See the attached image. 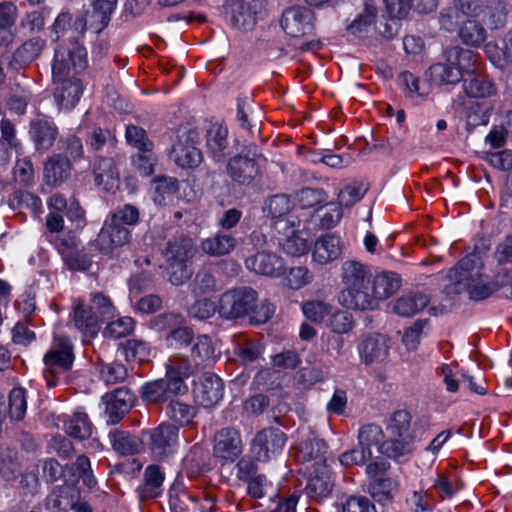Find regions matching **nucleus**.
Segmentation results:
<instances>
[{
	"mask_svg": "<svg viewBox=\"0 0 512 512\" xmlns=\"http://www.w3.org/2000/svg\"><path fill=\"white\" fill-rule=\"evenodd\" d=\"M87 66V51L78 41L63 42L55 48L52 74L57 87L54 96L61 108L71 109L78 103L83 85L77 76Z\"/></svg>",
	"mask_w": 512,
	"mask_h": 512,
	"instance_id": "1",
	"label": "nucleus"
},
{
	"mask_svg": "<svg viewBox=\"0 0 512 512\" xmlns=\"http://www.w3.org/2000/svg\"><path fill=\"white\" fill-rule=\"evenodd\" d=\"M372 273L370 267L354 259L345 260L341 265V280L344 285L339 293L340 304L348 309L360 310L367 306Z\"/></svg>",
	"mask_w": 512,
	"mask_h": 512,
	"instance_id": "2",
	"label": "nucleus"
},
{
	"mask_svg": "<svg viewBox=\"0 0 512 512\" xmlns=\"http://www.w3.org/2000/svg\"><path fill=\"white\" fill-rule=\"evenodd\" d=\"M114 306L111 300L102 293L91 295L89 303L77 298L72 303L71 322L82 334L83 342L95 338L100 331L101 322L112 316Z\"/></svg>",
	"mask_w": 512,
	"mask_h": 512,
	"instance_id": "3",
	"label": "nucleus"
},
{
	"mask_svg": "<svg viewBox=\"0 0 512 512\" xmlns=\"http://www.w3.org/2000/svg\"><path fill=\"white\" fill-rule=\"evenodd\" d=\"M412 416L407 410H397L388 419L385 440L382 449L385 456L399 459L414 450L415 436L411 429Z\"/></svg>",
	"mask_w": 512,
	"mask_h": 512,
	"instance_id": "4",
	"label": "nucleus"
},
{
	"mask_svg": "<svg viewBox=\"0 0 512 512\" xmlns=\"http://www.w3.org/2000/svg\"><path fill=\"white\" fill-rule=\"evenodd\" d=\"M475 54L468 49L453 46L444 51V61L430 67V74L439 84H456L462 81Z\"/></svg>",
	"mask_w": 512,
	"mask_h": 512,
	"instance_id": "5",
	"label": "nucleus"
},
{
	"mask_svg": "<svg viewBox=\"0 0 512 512\" xmlns=\"http://www.w3.org/2000/svg\"><path fill=\"white\" fill-rule=\"evenodd\" d=\"M73 345L65 336H55L44 356V377L48 386H55L61 373L71 369L74 362Z\"/></svg>",
	"mask_w": 512,
	"mask_h": 512,
	"instance_id": "6",
	"label": "nucleus"
},
{
	"mask_svg": "<svg viewBox=\"0 0 512 512\" xmlns=\"http://www.w3.org/2000/svg\"><path fill=\"white\" fill-rule=\"evenodd\" d=\"M483 261L478 254H469L451 268L446 277L449 281L444 286L446 295H457L465 292L472 281H476L482 274Z\"/></svg>",
	"mask_w": 512,
	"mask_h": 512,
	"instance_id": "7",
	"label": "nucleus"
},
{
	"mask_svg": "<svg viewBox=\"0 0 512 512\" xmlns=\"http://www.w3.org/2000/svg\"><path fill=\"white\" fill-rule=\"evenodd\" d=\"M193 255V246L191 240L181 239L169 243L164 257L168 262L169 281L172 284L179 285L188 280L192 274L187 262Z\"/></svg>",
	"mask_w": 512,
	"mask_h": 512,
	"instance_id": "8",
	"label": "nucleus"
},
{
	"mask_svg": "<svg viewBox=\"0 0 512 512\" xmlns=\"http://www.w3.org/2000/svg\"><path fill=\"white\" fill-rule=\"evenodd\" d=\"M199 133L195 129L181 132L174 143L170 158L183 169H193L202 162V153L197 148Z\"/></svg>",
	"mask_w": 512,
	"mask_h": 512,
	"instance_id": "9",
	"label": "nucleus"
},
{
	"mask_svg": "<svg viewBox=\"0 0 512 512\" xmlns=\"http://www.w3.org/2000/svg\"><path fill=\"white\" fill-rule=\"evenodd\" d=\"M179 429L170 423H161L143 432L154 458L162 460L173 455L178 447Z\"/></svg>",
	"mask_w": 512,
	"mask_h": 512,
	"instance_id": "10",
	"label": "nucleus"
},
{
	"mask_svg": "<svg viewBox=\"0 0 512 512\" xmlns=\"http://www.w3.org/2000/svg\"><path fill=\"white\" fill-rule=\"evenodd\" d=\"M241 434L234 428H222L213 439V455L222 464L236 461L243 452Z\"/></svg>",
	"mask_w": 512,
	"mask_h": 512,
	"instance_id": "11",
	"label": "nucleus"
},
{
	"mask_svg": "<svg viewBox=\"0 0 512 512\" xmlns=\"http://www.w3.org/2000/svg\"><path fill=\"white\" fill-rule=\"evenodd\" d=\"M281 27L291 37L309 35L315 27L314 12L304 6L289 7L282 13Z\"/></svg>",
	"mask_w": 512,
	"mask_h": 512,
	"instance_id": "12",
	"label": "nucleus"
},
{
	"mask_svg": "<svg viewBox=\"0 0 512 512\" xmlns=\"http://www.w3.org/2000/svg\"><path fill=\"white\" fill-rule=\"evenodd\" d=\"M255 293L250 288H237L225 292L219 300V314L227 319L244 316L253 306Z\"/></svg>",
	"mask_w": 512,
	"mask_h": 512,
	"instance_id": "13",
	"label": "nucleus"
},
{
	"mask_svg": "<svg viewBox=\"0 0 512 512\" xmlns=\"http://www.w3.org/2000/svg\"><path fill=\"white\" fill-rule=\"evenodd\" d=\"M401 277L394 272L383 271L371 278L369 298L367 306L360 310H373L377 308L380 300H385L395 294L401 287Z\"/></svg>",
	"mask_w": 512,
	"mask_h": 512,
	"instance_id": "14",
	"label": "nucleus"
},
{
	"mask_svg": "<svg viewBox=\"0 0 512 512\" xmlns=\"http://www.w3.org/2000/svg\"><path fill=\"white\" fill-rule=\"evenodd\" d=\"M223 390V382L217 375L205 373L194 383V399L203 407H213L222 399Z\"/></svg>",
	"mask_w": 512,
	"mask_h": 512,
	"instance_id": "15",
	"label": "nucleus"
},
{
	"mask_svg": "<svg viewBox=\"0 0 512 512\" xmlns=\"http://www.w3.org/2000/svg\"><path fill=\"white\" fill-rule=\"evenodd\" d=\"M130 239L131 232L128 228L107 218L97 236L96 246L101 253L109 254L115 249L128 244Z\"/></svg>",
	"mask_w": 512,
	"mask_h": 512,
	"instance_id": "16",
	"label": "nucleus"
},
{
	"mask_svg": "<svg viewBox=\"0 0 512 512\" xmlns=\"http://www.w3.org/2000/svg\"><path fill=\"white\" fill-rule=\"evenodd\" d=\"M115 4L116 2L111 0H95L92 11L87 12L86 18L75 21V29L82 33L89 28L96 33H100L108 25Z\"/></svg>",
	"mask_w": 512,
	"mask_h": 512,
	"instance_id": "17",
	"label": "nucleus"
},
{
	"mask_svg": "<svg viewBox=\"0 0 512 512\" xmlns=\"http://www.w3.org/2000/svg\"><path fill=\"white\" fill-rule=\"evenodd\" d=\"M103 401L108 422L116 424L131 409L134 395L128 389L118 388L114 392L106 394Z\"/></svg>",
	"mask_w": 512,
	"mask_h": 512,
	"instance_id": "18",
	"label": "nucleus"
},
{
	"mask_svg": "<svg viewBox=\"0 0 512 512\" xmlns=\"http://www.w3.org/2000/svg\"><path fill=\"white\" fill-rule=\"evenodd\" d=\"M475 62V58H472V63L462 80L465 93L467 96L474 98H486L495 95V85L486 76L476 72Z\"/></svg>",
	"mask_w": 512,
	"mask_h": 512,
	"instance_id": "19",
	"label": "nucleus"
},
{
	"mask_svg": "<svg viewBox=\"0 0 512 512\" xmlns=\"http://www.w3.org/2000/svg\"><path fill=\"white\" fill-rule=\"evenodd\" d=\"M389 339L383 334L368 335L359 345L361 359L366 364L383 362L389 353Z\"/></svg>",
	"mask_w": 512,
	"mask_h": 512,
	"instance_id": "20",
	"label": "nucleus"
},
{
	"mask_svg": "<svg viewBox=\"0 0 512 512\" xmlns=\"http://www.w3.org/2000/svg\"><path fill=\"white\" fill-rule=\"evenodd\" d=\"M286 442L285 434L278 428L264 429L258 433V461H268L279 453Z\"/></svg>",
	"mask_w": 512,
	"mask_h": 512,
	"instance_id": "21",
	"label": "nucleus"
},
{
	"mask_svg": "<svg viewBox=\"0 0 512 512\" xmlns=\"http://www.w3.org/2000/svg\"><path fill=\"white\" fill-rule=\"evenodd\" d=\"M342 254V244L339 237L327 234L316 240L312 257L315 262L326 265L338 259Z\"/></svg>",
	"mask_w": 512,
	"mask_h": 512,
	"instance_id": "22",
	"label": "nucleus"
},
{
	"mask_svg": "<svg viewBox=\"0 0 512 512\" xmlns=\"http://www.w3.org/2000/svg\"><path fill=\"white\" fill-rule=\"evenodd\" d=\"M333 489V481L327 466L314 468L306 485L308 496L317 501L328 497Z\"/></svg>",
	"mask_w": 512,
	"mask_h": 512,
	"instance_id": "23",
	"label": "nucleus"
},
{
	"mask_svg": "<svg viewBox=\"0 0 512 512\" xmlns=\"http://www.w3.org/2000/svg\"><path fill=\"white\" fill-rule=\"evenodd\" d=\"M71 171L70 161L61 155H54L44 166L45 183L52 187L60 186L68 179Z\"/></svg>",
	"mask_w": 512,
	"mask_h": 512,
	"instance_id": "24",
	"label": "nucleus"
},
{
	"mask_svg": "<svg viewBox=\"0 0 512 512\" xmlns=\"http://www.w3.org/2000/svg\"><path fill=\"white\" fill-rule=\"evenodd\" d=\"M430 299L423 292H411L403 295L394 304V311L400 316L410 317L423 310Z\"/></svg>",
	"mask_w": 512,
	"mask_h": 512,
	"instance_id": "25",
	"label": "nucleus"
},
{
	"mask_svg": "<svg viewBox=\"0 0 512 512\" xmlns=\"http://www.w3.org/2000/svg\"><path fill=\"white\" fill-rule=\"evenodd\" d=\"M327 445L322 439L309 438L300 447V455L303 461H313L312 468H320L326 465Z\"/></svg>",
	"mask_w": 512,
	"mask_h": 512,
	"instance_id": "26",
	"label": "nucleus"
},
{
	"mask_svg": "<svg viewBox=\"0 0 512 512\" xmlns=\"http://www.w3.org/2000/svg\"><path fill=\"white\" fill-rule=\"evenodd\" d=\"M384 433L379 425L370 423L363 425L358 432L359 446L367 451H373V447L380 455H385L382 446L385 442Z\"/></svg>",
	"mask_w": 512,
	"mask_h": 512,
	"instance_id": "27",
	"label": "nucleus"
},
{
	"mask_svg": "<svg viewBox=\"0 0 512 512\" xmlns=\"http://www.w3.org/2000/svg\"><path fill=\"white\" fill-rule=\"evenodd\" d=\"M228 173L237 182L248 184L253 180L255 162L243 156L232 158L228 163Z\"/></svg>",
	"mask_w": 512,
	"mask_h": 512,
	"instance_id": "28",
	"label": "nucleus"
},
{
	"mask_svg": "<svg viewBox=\"0 0 512 512\" xmlns=\"http://www.w3.org/2000/svg\"><path fill=\"white\" fill-rule=\"evenodd\" d=\"M63 428L70 437L77 440L87 439L92 434V424L88 415L82 412H76L65 420Z\"/></svg>",
	"mask_w": 512,
	"mask_h": 512,
	"instance_id": "29",
	"label": "nucleus"
},
{
	"mask_svg": "<svg viewBox=\"0 0 512 512\" xmlns=\"http://www.w3.org/2000/svg\"><path fill=\"white\" fill-rule=\"evenodd\" d=\"M286 271L284 260L275 253L263 251L258 253V274L276 278Z\"/></svg>",
	"mask_w": 512,
	"mask_h": 512,
	"instance_id": "30",
	"label": "nucleus"
},
{
	"mask_svg": "<svg viewBox=\"0 0 512 512\" xmlns=\"http://www.w3.org/2000/svg\"><path fill=\"white\" fill-rule=\"evenodd\" d=\"M95 181L103 186L106 191H112L118 187L119 174L112 159H101L95 169Z\"/></svg>",
	"mask_w": 512,
	"mask_h": 512,
	"instance_id": "31",
	"label": "nucleus"
},
{
	"mask_svg": "<svg viewBox=\"0 0 512 512\" xmlns=\"http://www.w3.org/2000/svg\"><path fill=\"white\" fill-rule=\"evenodd\" d=\"M297 503L296 495L281 500L279 496L269 498L266 494H262L258 499V512H296Z\"/></svg>",
	"mask_w": 512,
	"mask_h": 512,
	"instance_id": "32",
	"label": "nucleus"
},
{
	"mask_svg": "<svg viewBox=\"0 0 512 512\" xmlns=\"http://www.w3.org/2000/svg\"><path fill=\"white\" fill-rule=\"evenodd\" d=\"M169 418L180 426H188L193 423L197 415L195 406L180 400H172L167 407Z\"/></svg>",
	"mask_w": 512,
	"mask_h": 512,
	"instance_id": "33",
	"label": "nucleus"
},
{
	"mask_svg": "<svg viewBox=\"0 0 512 512\" xmlns=\"http://www.w3.org/2000/svg\"><path fill=\"white\" fill-rule=\"evenodd\" d=\"M397 483L391 478H376L369 484V492L373 499L381 504L392 501Z\"/></svg>",
	"mask_w": 512,
	"mask_h": 512,
	"instance_id": "34",
	"label": "nucleus"
},
{
	"mask_svg": "<svg viewBox=\"0 0 512 512\" xmlns=\"http://www.w3.org/2000/svg\"><path fill=\"white\" fill-rule=\"evenodd\" d=\"M16 18L17 9L13 3H0V36L6 44L13 39L11 28L15 24Z\"/></svg>",
	"mask_w": 512,
	"mask_h": 512,
	"instance_id": "35",
	"label": "nucleus"
},
{
	"mask_svg": "<svg viewBox=\"0 0 512 512\" xmlns=\"http://www.w3.org/2000/svg\"><path fill=\"white\" fill-rule=\"evenodd\" d=\"M459 36L464 44L478 47L486 39V30L482 24L468 20L460 28Z\"/></svg>",
	"mask_w": 512,
	"mask_h": 512,
	"instance_id": "36",
	"label": "nucleus"
},
{
	"mask_svg": "<svg viewBox=\"0 0 512 512\" xmlns=\"http://www.w3.org/2000/svg\"><path fill=\"white\" fill-rule=\"evenodd\" d=\"M235 246V239L229 235H216L202 242V250L211 256L228 254Z\"/></svg>",
	"mask_w": 512,
	"mask_h": 512,
	"instance_id": "37",
	"label": "nucleus"
},
{
	"mask_svg": "<svg viewBox=\"0 0 512 512\" xmlns=\"http://www.w3.org/2000/svg\"><path fill=\"white\" fill-rule=\"evenodd\" d=\"M227 128L221 124H211L207 131V148L214 157L221 155L227 145Z\"/></svg>",
	"mask_w": 512,
	"mask_h": 512,
	"instance_id": "38",
	"label": "nucleus"
},
{
	"mask_svg": "<svg viewBox=\"0 0 512 512\" xmlns=\"http://www.w3.org/2000/svg\"><path fill=\"white\" fill-rule=\"evenodd\" d=\"M292 202L285 194L271 196L263 207L264 214L271 220L277 217H284L290 213Z\"/></svg>",
	"mask_w": 512,
	"mask_h": 512,
	"instance_id": "39",
	"label": "nucleus"
},
{
	"mask_svg": "<svg viewBox=\"0 0 512 512\" xmlns=\"http://www.w3.org/2000/svg\"><path fill=\"white\" fill-rule=\"evenodd\" d=\"M368 186L363 182H353L346 185L338 194L339 205L344 207H352L360 201L366 192Z\"/></svg>",
	"mask_w": 512,
	"mask_h": 512,
	"instance_id": "40",
	"label": "nucleus"
},
{
	"mask_svg": "<svg viewBox=\"0 0 512 512\" xmlns=\"http://www.w3.org/2000/svg\"><path fill=\"white\" fill-rule=\"evenodd\" d=\"M31 133L36 143L43 148L52 145L57 135L56 128L43 120H37L32 123Z\"/></svg>",
	"mask_w": 512,
	"mask_h": 512,
	"instance_id": "41",
	"label": "nucleus"
},
{
	"mask_svg": "<svg viewBox=\"0 0 512 512\" xmlns=\"http://www.w3.org/2000/svg\"><path fill=\"white\" fill-rule=\"evenodd\" d=\"M141 395L144 401L148 403H160L168 399L166 382L163 379L146 383L142 387Z\"/></svg>",
	"mask_w": 512,
	"mask_h": 512,
	"instance_id": "42",
	"label": "nucleus"
},
{
	"mask_svg": "<svg viewBox=\"0 0 512 512\" xmlns=\"http://www.w3.org/2000/svg\"><path fill=\"white\" fill-rule=\"evenodd\" d=\"M499 289L500 286L497 282H485L483 280V274H481L476 281H472V283L469 284V288H467L465 292H468L470 299L480 301L490 297Z\"/></svg>",
	"mask_w": 512,
	"mask_h": 512,
	"instance_id": "43",
	"label": "nucleus"
},
{
	"mask_svg": "<svg viewBox=\"0 0 512 512\" xmlns=\"http://www.w3.org/2000/svg\"><path fill=\"white\" fill-rule=\"evenodd\" d=\"M129 145L142 152H150L153 149V143L148 138L146 131L138 126L129 125L125 133Z\"/></svg>",
	"mask_w": 512,
	"mask_h": 512,
	"instance_id": "44",
	"label": "nucleus"
},
{
	"mask_svg": "<svg viewBox=\"0 0 512 512\" xmlns=\"http://www.w3.org/2000/svg\"><path fill=\"white\" fill-rule=\"evenodd\" d=\"M145 484H144V493L148 497H156L158 493V489L161 487L164 481V472L158 465H149L144 473Z\"/></svg>",
	"mask_w": 512,
	"mask_h": 512,
	"instance_id": "45",
	"label": "nucleus"
},
{
	"mask_svg": "<svg viewBox=\"0 0 512 512\" xmlns=\"http://www.w3.org/2000/svg\"><path fill=\"white\" fill-rule=\"evenodd\" d=\"M118 225L134 226L139 222V209L131 204H125L110 213L107 217Z\"/></svg>",
	"mask_w": 512,
	"mask_h": 512,
	"instance_id": "46",
	"label": "nucleus"
},
{
	"mask_svg": "<svg viewBox=\"0 0 512 512\" xmlns=\"http://www.w3.org/2000/svg\"><path fill=\"white\" fill-rule=\"evenodd\" d=\"M27 409L25 390L14 388L9 395V415L14 420H22Z\"/></svg>",
	"mask_w": 512,
	"mask_h": 512,
	"instance_id": "47",
	"label": "nucleus"
},
{
	"mask_svg": "<svg viewBox=\"0 0 512 512\" xmlns=\"http://www.w3.org/2000/svg\"><path fill=\"white\" fill-rule=\"evenodd\" d=\"M134 329V320L131 317H121L110 322L104 330V336L119 339L128 336Z\"/></svg>",
	"mask_w": 512,
	"mask_h": 512,
	"instance_id": "48",
	"label": "nucleus"
},
{
	"mask_svg": "<svg viewBox=\"0 0 512 512\" xmlns=\"http://www.w3.org/2000/svg\"><path fill=\"white\" fill-rule=\"evenodd\" d=\"M375 17L376 8L373 5L366 4L363 12L355 18V20L347 27V30L353 35L366 32L375 21Z\"/></svg>",
	"mask_w": 512,
	"mask_h": 512,
	"instance_id": "49",
	"label": "nucleus"
},
{
	"mask_svg": "<svg viewBox=\"0 0 512 512\" xmlns=\"http://www.w3.org/2000/svg\"><path fill=\"white\" fill-rule=\"evenodd\" d=\"M466 124L468 129H473L489 122V107L483 103H472L466 113Z\"/></svg>",
	"mask_w": 512,
	"mask_h": 512,
	"instance_id": "50",
	"label": "nucleus"
},
{
	"mask_svg": "<svg viewBox=\"0 0 512 512\" xmlns=\"http://www.w3.org/2000/svg\"><path fill=\"white\" fill-rule=\"evenodd\" d=\"M155 183V202L163 204L166 197L174 195L178 191V181L173 177H158L154 180Z\"/></svg>",
	"mask_w": 512,
	"mask_h": 512,
	"instance_id": "51",
	"label": "nucleus"
},
{
	"mask_svg": "<svg viewBox=\"0 0 512 512\" xmlns=\"http://www.w3.org/2000/svg\"><path fill=\"white\" fill-rule=\"evenodd\" d=\"M100 375L106 384L113 385L126 379L127 369L123 364L113 362L102 365L100 368Z\"/></svg>",
	"mask_w": 512,
	"mask_h": 512,
	"instance_id": "52",
	"label": "nucleus"
},
{
	"mask_svg": "<svg viewBox=\"0 0 512 512\" xmlns=\"http://www.w3.org/2000/svg\"><path fill=\"white\" fill-rule=\"evenodd\" d=\"M319 214L320 227L322 229H330L337 225L342 218L341 206L334 203H328L321 207Z\"/></svg>",
	"mask_w": 512,
	"mask_h": 512,
	"instance_id": "53",
	"label": "nucleus"
},
{
	"mask_svg": "<svg viewBox=\"0 0 512 512\" xmlns=\"http://www.w3.org/2000/svg\"><path fill=\"white\" fill-rule=\"evenodd\" d=\"M167 375H177L189 378L193 374V367L187 357L174 355L169 358L166 365Z\"/></svg>",
	"mask_w": 512,
	"mask_h": 512,
	"instance_id": "54",
	"label": "nucleus"
},
{
	"mask_svg": "<svg viewBox=\"0 0 512 512\" xmlns=\"http://www.w3.org/2000/svg\"><path fill=\"white\" fill-rule=\"evenodd\" d=\"M373 458V451H367L364 447L358 445L357 447L344 452L340 456V462L345 466L362 465Z\"/></svg>",
	"mask_w": 512,
	"mask_h": 512,
	"instance_id": "55",
	"label": "nucleus"
},
{
	"mask_svg": "<svg viewBox=\"0 0 512 512\" xmlns=\"http://www.w3.org/2000/svg\"><path fill=\"white\" fill-rule=\"evenodd\" d=\"M169 503L172 512H188L196 508L197 497L182 491L176 495H170Z\"/></svg>",
	"mask_w": 512,
	"mask_h": 512,
	"instance_id": "56",
	"label": "nucleus"
},
{
	"mask_svg": "<svg viewBox=\"0 0 512 512\" xmlns=\"http://www.w3.org/2000/svg\"><path fill=\"white\" fill-rule=\"evenodd\" d=\"M302 310L307 319L321 323L330 313V306L321 301H308L303 304Z\"/></svg>",
	"mask_w": 512,
	"mask_h": 512,
	"instance_id": "57",
	"label": "nucleus"
},
{
	"mask_svg": "<svg viewBox=\"0 0 512 512\" xmlns=\"http://www.w3.org/2000/svg\"><path fill=\"white\" fill-rule=\"evenodd\" d=\"M326 199V194L320 189L304 188L297 193V200L301 208L307 209L321 204Z\"/></svg>",
	"mask_w": 512,
	"mask_h": 512,
	"instance_id": "58",
	"label": "nucleus"
},
{
	"mask_svg": "<svg viewBox=\"0 0 512 512\" xmlns=\"http://www.w3.org/2000/svg\"><path fill=\"white\" fill-rule=\"evenodd\" d=\"M486 24L491 29L503 27L507 20V11L503 2L498 1L490 6L486 14Z\"/></svg>",
	"mask_w": 512,
	"mask_h": 512,
	"instance_id": "59",
	"label": "nucleus"
},
{
	"mask_svg": "<svg viewBox=\"0 0 512 512\" xmlns=\"http://www.w3.org/2000/svg\"><path fill=\"white\" fill-rule=\"evenodd\" d=\"M282 247L284 252L291 256L304 255L309 249L307 240L296 234V232L286 237Z\"/></svg>",
	"mask_w": 512,
	"mask_h": 512,
	"instance_id": "60",
	"label": "nucleus"
},
{
	"mask_svg": "<svg viewBox=\"0 0 512 512\" xmlns=\"http://www.w3.org/2000/svg\"><path fill=\"white\" fill-rule=\"evenodd\" d=\"M313 279L312 273L305 266L292 267L289 270L288 285L294 290H298L309 284Z\"/></svg>",
	"mask_w": 512,
	"mask_h": 512,
	"instance_id": "61",
	"label": "nucleus"
},
{
	"mask_svg": "<svg viewBox=\"0 0 512 512\" xmlns=\"http://www.w3.org/2000/svg\"><path fill=\"white\" fill-rule=\"evenodd\" d=\"M342 512H377L374 504L365 496H350L342 505Z\"/></svg>",
	"mask_w": 512,
	"mask_h": 512,
	"instance_id": "62",
	"label": "nucleus"
},
{
	"mask_svg": "<svg viewBox=\"0 0 512 512\" xmlns=\"http://www.w3.org/2000/svg\"><path fill=\"white\" fill-rule=\"evenodd\" d=\"M384 3L392 19L406 18L413 8V0H384Z\"/></svg>",
	"mask_w": 512,
	"mask_h": 512,
	"instance_id": "63",
	"label": "nucleus"
},
{
	"mask_svg": "<svg viewBox=\"0 0 512 512\" xmlns=\"http://www.w3.org/2000/svg\"><path fill=\"white\" fill-rule=\"evenodd\" d=\"M426 324V320H417L412 326L405 330L402 341L408 350L413 351L417 348L423 328Z\"/></svg>",
	"mask_w": 512,
	"mask_h": 512,
	"instance_id": "64",
	"label": "nucleus"
}]
</instances>
